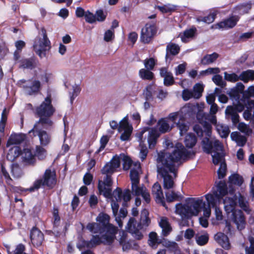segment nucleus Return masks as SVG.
<instances>
[{
    "instance_id": "f257e3e1",
    "label": "nucleus",
    "mask_w": 254,
    "mask_h": 254,
    "mask_svg": "<svg viewBox=\"0 0 254 254\" xmlns=\"http://www.w3.org/2000/svg\"><path fill=\"white\" fill-rule=\"evenodd\" d=\"M189 151L181 143L176 144L174 150L169 153L164 150L158 153L157 162L161 163L163 166L158 167V173L163 178V187L165 189H170L173 187L174 182L172 176L169 174L168 169L170 173L176 175L177 169L175 168V163L179 162L183 157H187Z\"/></svg>"
},
{
    "instance_id": "f03ea898",
    "label": "nucleus",
    "mask_w": 254,
    "mask_h": 254,
    "mask_svg": "<svg viewBox=\"0 0 254 254\" xmlns=\"http://www.w3.org/2000/svg\"><path fill=\"white\" fill-rule=\"evenodd\" d=\"M110 217L107 213L100 212L96 218L97 223H88L86 229L94 234L102 235V238L108 245H111L114 241L118 232L117 227L110 223Z\"/></svg>"
},
{
    "instance_id": "7ed1b4c3",
    "label": "nucleus",
    "mask_w": 254,
    "mask_h": 254,
    "mask_svg": "<svg viewBox=\"0 0 254 254\" xmlns=\"http://www.w3.org/2000/svg\"><path fill=\"white\" fill-rule=\"evenodd\" d=\"M57 182V176L55 171H52L50 169L45 170L41 179L36 180L32 187L29 189H24L22 187H16L15 190L19 193L27 191L33 192L38 190L42 186L47 187L49 189H53L56 185Z\"/></svg>"
},
{
    "instance_id": "20e7f679",
    "label": "nucleus",
    "mask_w": 254,
    "mask_h": 254,
    "mask_svg": "<svg viewBox=\"0 0 254 254\" xmlns=\"http://www.w3.org/2000/svg\"><path fill=\"white\" fill-rule=\"evenodd\" d=\"M205 205L201 198L189 197L186 199L184 204L178 203L176 205V212L185 217L196 215Z\"/></svg>"
},
{
    "instance_id": "39448f33",
    "label": "nucleus",
    "mask_w": 254,
    "mask_h": 254,
    "mask_svg": "<svg viewBox=\"0 0 254 254\" xmlns=\"http://www.w3.org/2000/svg\"><path fill=\"white\" fill-rule=\"evenodd\" d=\"M55 109L52 104L51 95H48L41 105L36 109V113L40 118L37 124L42 125H46L48 127H52L53 122L49 118L55 112Z\"/></svg>"
},
{
    "instance_id": "423d86ee",
    "label": "nucleus",
    "mask_w": 254,
    "mask_h": 254,
    "mask_svg": "<svg viewBox=\"0 0 254 254\" xmlns=\"http://www.w3.org/2000/svg\"><path fill=\"white\" fill-rule=\"evenodd\" d=\"M235 206L236 202L234 200L232 201L231 199L230 204L225 205L224 208L228 215L231 213L232 221L236 225L237 229L241 231L245 228L246 218L243 212L241 210L236 209Z\"/></svg>"
},
{
    "instance_id": "0eeeda50",
    "label": "nucleus",
    "mask_w": 254,
    "mask_h": 254,
    "mask_svg": "<svg viewBox=\"0 0 254 254\" xmlns=\"http://www.w3.org/2000/svg\"><path fill=\"white\" fill-rule=\"evenodd\" d=\"M41 32L43 37L37 36L35 39L33 47L35 53L41 58H42L46 56V52L50 50L51 46L46 29L44 27H42Z\"/></svg>"
},
{
    "instance_id": "6e6552de",
    "label": "nucleus",
    "mask_w": 254,
    "mask_h": 254,
    "mask_svg": "<svg viewBox=\"0 0 254 254\" xmlns=\"http://www.w3.org/2000/svg\"><path fill=\"white\" fill-rule=\"evenodd\" d=\"M19 82L23 84L21 87L25 93L29 96L38 95L42 89V83L36 78H31L28 80L23 79L19 80Z\"/></svg>"
},
{
    "instance_id": "1a4fd4ad",
    "label": "nucleus",
    "mask_w": 254,
    "mask_h": 254,
    "mask_svg": "<svg viewBox=\"0 0 254 254\" xmlns=\"http://www.w3.org/2000/svg\"><path fill=\"white\" fill-rule=\"evenodd\" d=\"M157 32V28L154 23H147L141 29L140 41L144 44L150 43Z\"/></svg>"
},
{
    "instance_id": "9d476101",
    "label": "nucleus",
    "mask_w": 254,
    "mask_h": 254,
    "mask_svg": "<svg viewBox=\"0 0 254 254\" xmlns=\"http://www.w3.org/2000/svg\"><path fill=\"white\" fill-rule=\"evenodd\" d=\"M37 124L36 123L34 125L33 128L29 131V133L32 132L34 136L37 135L39 137L40 145L42 146H47L51 142L52 135L50 132L43 129L38 128Z\"/></svg>"
},
{
    "instance_id": "9b49d317",
    "label": "nucleus",
    "mask_w": 254,
    "mask_h": 254,
    "mask_svg": "<svg viewBox=\"0 0 254 254\" xmlns=\"http://www.w3.org/2000/svg\"><path fill=\"white\" fill-rule=\"evenodd\" d=\"M240 19L238 15H231L214 25L216 29L228 30L234 28Z\"/></svg>"
},
{
    "instance_id": "f8f14e48",
    "label": "nucleus",
    "mask_w": 254,
    "mask_h": 254,
    "mask_svg": "<svg viewBox=\"0 0 254 254\" xmlns=\"http://www.w3.org/2000/svg\"><path fill=\"white\" fill-rule=\"evenodd\" d=\"M120 158L119 156L116 155L103 167L101 170V173L103 175L110 174L112 175L116 171L117 169L120 167Z\"/></svg>"
},
{
    "instance_id": "ddd939ff",
    "label": "nucleus",
    "mask_w": 254,
    "mask_h": 254,
    "mask_svg": "<svg viewBox=\"0 0 254 254\" xmlns=\"http://www.w3.org/2000/svg\"><path fill=\"white\" fill-rule=\"evenodd\" d=\"M245 109L244 106L240 104H234L233 106H229L227 107L225 113L227 116H230L232 122L234 125L239 123V115L238 112H242Z\"/></svg>"
},
{
    "instance_id": "4468645a",
    "label": "nucleus",
    "mask_w": 254,
    "mask_h": 254,
    "mask_svg": "<svg viewBox=\"0 0 254 254\" xmlns=\"http://www.w3.org/2000/svg\"><path fill=\"white\" fill-rule=\"evenodd\" d=\"M126 229L127 232L132 235L136 240H141L143 237V234L140 232L141 229L139 228L138 223H137L136 219L134 217L129 218Z\"/></svg>"
},
{
    "instance_id": "2eb2a0df",
    "label": "nucleus",
    "mask_w": 254,
    "mask_h": 254,
    "mask_svg": "<svg viewBox=\"0 0 254 254\" xmlns=\"http://www.w3.org/2000/svg\"><path fill=\"white\" fill-rule=\"evenodd\" d=\"M30 238L32 244L35 247L41 246L44 240L43 233L36 226H34L31 229Z\"/></svg>"
},
{
    "instance_id": "dca6fc26",
    "label": "nucleus",
    "mask_w": 254,
    "mask_h": 254,
    "mask_svg": "<svg viewBox=\"0 0 254 254\" xmlns=\"http://www.w3.org/2000/svg\"><path fill=\"white\" fill-rule=\"evenodd\" d=\"M244 88V84L241 82H238L236 86L231 88L227 94L232 100L235 101L236 104H239L240 103L241 94L243 92Z\"/></svg>"
},
{
    "instance_id": "f3484780",
    "label": "nucleus",
    "mask_w": 254,
    "mask_h": 254,
    "mask_svg": "<svg viewBox=\"0 0 254 254\" xmlns=\"http://www.w3.org/2000/svg\"><path fill=\"white\" fill-rule=\"evenodd\" d=\"M18 63L20 68L33 69L37 66L39 61L36 57L32 56L29 58L21 59Z\"/></svg>"
},
{
    "instance_id": "a211bd4d",
    "label": "nucleus",
    "mask_w": 254,
    "mask_h": 254,
    "mask_svg": "<svg viewBox=\"0 0 254 254\" xmlns=\"http://www.w3.org/2000/svg\"><path fill=\"white\" fill-rule=\"evenodd\" d=\"M152 193L153 194L155 195L156 201L157 203H161L163 206H165L166 203L164 200L163 191L161 186L158 182H156L153 185L152 188Z\"/></svg>"
},
{
    "instance_id": "6ab92c4d",
    "label": "nucleus",
    "mask_w": 254,
    "mask_h": 254,
    "mask_svg": "<svg viewBox=\"0 0 254 254\" xmlns=\"http://www.w3.org/2000/svg\"><path fill=\"white\" fill-rule=\"evenodd\" d=\"M166 61H167L168 59L172 61L173 58L171 56L177 55L180 52V48L175 43H170L166 46Z\"/></svg>"
},
{
    "instance_id": "aec40b11",
    "label": "nucleus",
    "mask_w": 254,
    "mask_h": 254,
    "mask_svg": "<svg viewBox=\"0 0 254 254\" xmlns=\"http://www.w3.org/2000/svg\"><path fill=\"white\" fill-rule=\"evenodd\" d=\"M102 243L107 245L105 243V241L102 238V236L100 237L99 235H93L90 241H83V244L85 247L87 248H93L97 246H99Z\"/></svg>"
},
{
    "instance_id": "412c9836",
    "label": "nucleus",
    "mask_w": 254,
    "mask_h": 254,
    "mask_svg": "<svg viewBox=\"0 0 254 254\" xmlns=\"http://www.w3.org/2000/svg\"><path fill=\"white\" fill-rule=\"evenodd\" d=\"M26 137V135L22 133L11 134L7 141L6 146L20 144L25 140Z\"/></svg>"
},
{
    "instance_id": "4be33fe9",
    "label": "nucleus",
    "mask_w": 254,
    "mask_h": 254,
    "mask_svg": "<svg viewBox=\"0 0 254 254\" xmlns=\"http://www.w3.org/2000/svg\"><path fill=\"white\" fill-rule=\"evenodd\" d=\"M215 241L224 249L229 250L230 244L228 236L223 233H217L214 236Z\"/></svg>"
},
{
    "instance_id": "5701e85b",
    "label": "nucleus",
    "mask_w": 254,
    "mask_h": 254,
    "mask_svg": "<svg viewBox=\"0 0 254 254\" xmlns=\"http://www.w3.org/2000/svg\"><path fill=\"white\" fill-rule=\"evenodd\" d=\"M150 223L151 220L149 217V212L147 209L144 208L141 212L140 220L138 223L139 228L146 229Z\"/></svg>"
},
{
    "instance_id": "b1692460",
    "label": "nucleus",
    "mask_w": 254,
    "mask_h": 254,
    "mask_svg": "<svg viewBox=\"0 0 254 254\" xmlns=\"http://www.w3.org/2000/svg\"><path fill=\"white\" fill-rule=\"evenodd\" d=\"M22 154L21 148L18 146L11 147L6 155L7 160L13 162Z\"/></svg>"
},
{
    "instance_id": "393cba45",
    "label": "nucleus",
    "mask_w": 254,
    "mask_h": 254,
    "mask_svg": "<svg viewBox=\"0 0 254 254\" xmlns=\"http://www.w3.org/2000/svg\"><path fill=\"white\" fill-rule=\"evenodd\" d=\"M160 134L158 131L155 128H151V130L149 132L148 137V143L149 148L153 149L156 145L157 138L159 137Z\"/></svg>"
},
{
    "instance_id": "a878e982",
    "label": "nucleus",
    "mask_w": 254,
    "mask_h": 254,
    "mask_svg": "<svg viewBox=\"0 0 254 254\" xmlns=\"http://www.w3.org/2000/svg\"><path fill=\"white\" fill-rule=\"evenodd\" d=\"M205 196L208 206L212 208L217 207V200L221 199L218 195L217 191H213L212 193H208Z\"/></svg>"
},
{
    "instance_id": "bb28decb",
    "label": "nucleus",
    "mask_w": 254,
    "mask_h": 254,
    "mask_svg": "<svg viewBox=\"0 0 254 254\" xmlns=\"http://www.w3.org/2000/svg\"><path fill=\"white\" fill-rule=\"evenodd\" d=\"M23 161L28 164H34L36 161L35 155L29 148H25L22 151Z\"/></svg>"
},
{
    "instance_id": "cd10ccee",
    "label": "nucleus",
    "mask_w": 254,
    "mask_h": 254,
    "mask_svg": "<svg viewBox=\"0 0 254 254\" xmlns=\"http://www.w3.org/2000/svg\"><path fill=\"white\" fill-rule=\"evenodd\" d=\"M242 96L241 98L240 103H239L238 104H240L244 106V108L245 107H247L248 108V106L251 107H254V101L251 99V97H252L251 95L249 93H247V90L244 91L242 93Z\"/></svg>"
},
{
    "instance_id": "c85d7f7f",
    "label": "nucleus",
    "mask_w": 254,
    "mask_h": 254,
    "mask_svg": "<svg viewBox=\"0 0 254 254\" xmlns=\"http://www.w3.org/2000/svg\"><path fill=\"white\" fill-rule=\"evenodd\" d=\"M157 125L159 127V131L161 133L169 132L172 128V127L170 126L168 119L166 118L160 119L157 123Z\"/></svg>"
},
{
    "instance_id": "c756f323",
    "label": "nucleus",
    "mask_w": 254,
    "mask_h": 254,
    "mask_svg": "<svg viewBox=\"0 0 254 254\" xmlns=\"http://www.w3.org/2000/svg\"><path fill=\"white\" fill-rule=\"evenodd\" d=\"M159 225L162 229V234L165 237L167 236L172 230L171 225L166 217L161 218Z\"/></svg>"
},
{
    "instance_id": "7c9ffc66",
    "label": "nucleus",
    "mask_w": 254,
    "mask_h": 254,
    "mask_svg": "<svg viewBox=\"0 0 254 254\" xmlns=\"http://www.w3.org/2000/svg\"><path fill=\"white\" fill-rule=\"evenodd\" d=\"M219 57V54L214 52L211 54L205 55L201 60V64L203 65H208L214 63Z\"/></svg>"
},
{
    "instance_id": "2f4dec72",
    "label": "nucleus",
    "mask_w": 254,
    "mask_h": 254,
    "mask_svg": "<svg viewBox=\"0 0 254 254\" xmlns=\"http://www.w3.org/2000/svg\"><path fill=\"white\" fill-rule=\"evenodd\" d=\"M197 141V138L193 133H189L187 134L185 139V144L186 147L189 148H192Z\"/></svg>"
},
{
    "instance_id": "473e14b6",
    "label": "nucleus",
    "mask_w": 254,
    "mask_h": 254,
    "mask_svg": "<svg viewBox=\"0 0 254 254\" xmlns=\"http://www.w3.org/2000/svg\"><path fill=\"white\" fill-rule=\"evenodd\" d=\"M239 80L248 82L250 80H254V70L248 69L243 71L239 76Z\"/></svg>"
},
{
    "instance_id": "72a5a7b5",
    "label": "nucleus",
    "mask_w": 254,
    "mask_h": 254,
    "mask_svg": "<svg viewBox=\"0 0 254 254\" xmlns=\"http://www.w3.org/2000/svg\"><path fill=\"white\" fill-rule=\"evenodd\" d=\"M216 188V190H214V191H217L218 195L221 198H222L223 197L227 194V187L224 181H220L218 182Z\"/></svg>"
},
{
    "instance_id": "f704fd0d",
    "label": "nucleus",
    "mask_w": 254,
    "mask_h": 254,
    "mask_svg": "<svg viewBox=\"0 0 254 254\" xmlns=\"http://www.w3.org/2000/svg\"><path fill=\"white\" fill-rule=\"evenodd\" d=\"M138 74L142 80L150 81L154 78V73L149 69L141 68L139 70Z\"/></svg>"
},
{
    "instance_id": "c9c22d12",
    "label": "nucleus",
    "mask_w": 254,
    "mask_h": 254,
    "mask_svg": "<svg viewBox=\"0 0 254 254\" xmlns=\"http://www.w3.org/2000/svg\"><path fill=\"white\" fill-rule=\"evenodd\" d=\"M196 28L192 27L191 28L186 29L183 34L180 33V36L182 42H185L187 38H190L193 37L196 33Z\"/></svg>"
},
{
    "instance_id": "e433bc0d",
    "label": "nucleus",
    "mask_w": 254,
    "mask_h": 254,
    "mask_svg": "<svg viewBox=\"0 0 254 254\" xmlns=\"http://www.w3.org/2000/svg\"><path fill=\"white\" fill-rule=\"evenodd\" d=\"M228 182L231 185L241 186L244 182V179L242 176L237 173H235L229 177Z\"/></svg>"
},
{
    "instance_id": "4c0bfd02",
    "label": "nucleus",
    "mask_w": 254,
    "mask_h": 254,
    "mask_svg": "<svg viewBox=\"0 0 254 254\" xmlns=\"http://www.w3.org/2000/svg\"><path fill=\"white\" fill-rule=\"evenodd\" d=\"M149 238L148 244L153 249H156L157 245L161 243V241H158V236L156 232H150L149 235Z\"/></svg>"
},
{
    "instance_id": "58836bf2",
    "label": "nucleus",
    "mask_w": 254,
    "mask_h": 254,
    "mask_svg": "<svg viewBox=\"0 0 254 254\" xmlns=\"http://www.w3.org/2000/svg\"><path fill=\"white\" fill-rule=\"evenodd\" d=\"M98 189L100 193L103 192V195L108 198H111L113 197V193L111 187L106 188L105 187L101 185V183L99 181L98 185Z\"/></svg>"
},
{
    "instance_id": "ea45409f",
    "label": "nucleus",
    "mask_w": 254,
    "mask_h": 254,
    "mask_svg": "<svg viewBox=\"0 0 254 254\" xmlns=\"http://www.w3.org/2000/svg\"><path fill=\"white\" fill-rule=\"evenodd\" d=\"M176 126L180 130L181 136L185 134L189 129V126L185 123V119L183 116L180 118V120L177 123Z\"/></svg>"
},
{
    "instance_id": "a19ab883",
    "label": "nucleus",
    "mask_w": 254,
    "mask_h": 254,
    "mask_svg": "<svg viewBox=\"0 0 254 254\" xmlns=\"http://www.w3.org/2000/svg\"><path fill=\"white\" fill-rule=\"evenodd\" d=\"M216 15L217 13L215 11H213L210 12L207 16L198 17L197 20L199 22L202 21L207 24H210L214 21Z\"/></svg>"
},
{
    "instance_id": "79ce46f5",
    "label": "nucleus",
    "mask_w": 254,
    "mask_h": 254,
    "mask_svg": "<svg viewBox=\"0 0 254 254\" xmlns=\"http://www.w3.org/2000/svg\"><path fill=\"white\" fill-rule=\"evenodd\" d=\"M0 176L1 177H3L6 184L8 185H11V183L12 182V179L10 178L8 172L6 170L4 163H0Z\"/></svg>"
},
{
    "instance_id": "37998d69",
    "label": "nucleus",
    "mask_w": 254,
    "mask_h": 254,
    "mask_svg": "<svg viewBox=\"0 0 254 254\" xmlns=\"http://www.w3.org/2000/svg\"><path fill=\"white\" fill-rule=\"evenodd\" d=\"M8 111L5 108L1 113V119L0 120V132L3 133L7 122Z\"/></svg>"
},
{
    "instance_id": "c03bdc74",
    "label": "nucleus",
    "mask_w": 254,
    "mask_h": 254,
    "mask_svg": "<svg viewBox=\"0 0 254 254\" xmlns=\"http://www.w3.org/2000/svg\"><path fill=\"white\" fill-rule=\"evenodd\" d=\"M11 173L12 176L15 178H19L23 174L22 169L17 163L11 165Z\"/></svg>"
},
{
    "instance_id": "a18cd8bd",
    "label": "nucleus",
    "mask_w": 254,
    "mask_h": 254,
    "mask_svg": "<svg viewBox=\"0 0 254 254\" xmlns=\"http://www.w3.org/2000/svg\"><path fill=\"white\" fill-rule=\"evenodd\" d=\"M212 162L215 165L226 162L224 152L215 153L212 155Z\"/></svg>"
},
{
    "instance_id": "49530a36",
    "label": "nucleus",
    "mask_w": 254,
    "mask_h": 254,
    "mask_svg": "<svg viewBox=\"0 0 254 254\" xmlns=\"http://www.w3.org/2000/svg\"><path fill=\"white\" fill-rule=\"evenodd\" d=\"M52 213L54 219L53 222V227L58 228L60 226L61 222V217L59 215V209L57 207H54Z\"/></svg>"
},
{
    "instance_id": "de8ad7c7",
    "label": "nucleus",
    "mask_w": 254,
    "mask_h": 254,
    "mask_svg": "<svg viewBox=\"0 0 254 254\" xmlns=\"http://www.w3.org/2000/svg\"><path fill=\"white\" fill-rule=\"evenodd\" d=\"M227 164L226 162H221L217 171L218 178L219 179L224 178L226 175Z\"/></svg>"
},
{
    "instance_id": "09e8293b",
    "label": "nucleus",
    "mask_w": 254,
    "mask_h": 254,
    "mask_svg": "<svg viewBox=\"0 0 254 254\" xmlns=\"http://www.w3.org/2000/svg\"><path fill=\"white\" fill-rule=\"evenodd\" d=\"M202 142L203 144V148L205 152L208 154L212 153L214 142L206 138L205 140L202 141Z\"/></svg>"
},
{
    "instance_id": "8fccbe9b",
    "label": "nucleus",
    "mask_w": 254,
    "mask_h": 254,
    "mask_svg": "<svg viewBox=\"0 0 254 254\" xmlns=\"http://www.w3.org/2000/svg\"><path fill=\"white\" fill-rule=\"evenodd\" d=\"M123 169L124 170L127 171V170H129L130 169V167L131 166L132 164V161L129 156L126 155L124 154H123Z\"/></svg>"
},
{
    "instance_id": "3c124183",
    "label": "nucleus",
    "mask_w": 254,
    "mask_h": 254,
    "mask_svg": "<svg viewBox=\"0 0 254 254\" xmlns=\"http://www.w3.org/2000/svg\"><path fill=\"white\" fill-rule=\"evenodd\" d=\"M209 240V237L208 234H204V235H201L199 236H196V243L199 246H204L206 245Z\"/></svg>"
},
{
    "instance_id": "603ef678",
    "label": "nucleus",
    "mask_w": 254,
    "mask_h": 254,
    "mask_svg": "<svg viewBox=\"0 0 254 254\" xmlns=\"http://www.w3.org/2000/svg\"><path fill=\"white\" fill-rule=\"evenodd\" d=\"M130 179L132 184H139V174L137 170L132 169L130 171Z\"/></svg>"
},
{
    "instance_id": "864d4df0",
    "label": "nucleus",
    "mask_w": 254,
    "mask_h": 254,
    "mask_svg": "<svg viewBox=\"0 0 254 254\" xmlns=\"http://www.w3.org/2000/svg\"><path fill=\"white\" fill-rule=\"evenodd\" d=\"M72 92L70 93L71 94L70 97V102L72 104L75 98L78 95L81 91V88L79 85L75 84L72 86Z\"/></svg>"
},
{
    "instance_id": "5fc2aeb1",
    "label": "nucleus",
    "mask_w": 254,
    "mask_h": 254,
    "mask_svg": "<svg viewBox=\"0 0 254 254\" xmlns=\"http://www.w3.org/2000/svg\"><path fill=\"white\" fill-rule=\"evenodd\" d=\"M213 81L217 85L222 88L224 87L226 85V83L223 80L222 76L219 74H216L212 77Z\"/></svg>"
},
{
    "instance_id": "6e6d98bb",
    "label": "nucleus",
    "mask_w": 254,
    "mask_h": 254,
    "mask_svg": "<svg viewBox=\"0 0 254 254\" xmlns=\"http://www.w3.org/2000/svg\"><path fill=\"white\" fill-rule=\"evenodd\" d=\"M144 64L146 68L145 69L152 70L154 68L156 62L154 58H150L144 60Z\"/></svg>"
},
{
    "instance_id": "4d7b16f0",
    "label": "nucleus",
    "mask_w": 254,
    "mask_h": 254,
    "mask_svg": "<svg viewBox=\"0 0 254 254\" xmlns=\"http://www.w3.org/2000/svg\"><path fill=\"white\" fill-rule=\"evenodd\" d=\"M239 203L240 207L248 214H249L251 210L249 207V203L247 201L244 200V198L241 197L239 199Z\"/></svg>"
},
{
    "instance_id": "13d9d810",
    "label": "nucleus",
    "mask_w": 254,
    "mask_h": 254,
    "mask_svg": "<svg viewBox=\"0 0 254 254\" xmlns=\"http://www.w3.org/2000/svg\"><path fill=\"white\" fill-rule=\"evenodd\" d=\"M224 78L228 81L235 82L239 80V76L235 73H228L225 72Z\"/></svg>"
},
{
    "instance_id": "bf43d9fd",
    "label": "nucleus",
    "mask_w": 254,
    "mask_h": 254,
    "mask_svg": "<svg viewBox=\"0 0 254 254\" xmlns=\"http://www.w3.org/2000/svg\"><path fill=\"white\" fill-rule=\"evenodd\" d=\"M212 152L215 153L223 152V146L219 140H215L213 142Z\"/></svg>"
},
{
    "instance_id": "052dcab7",
    "label": "nucleus",
    "mask_w": 254,
    "mask_h": 254,
    "mask_svg": "<svg viewBox=\"0 0 254 254\" xmlns=\"http://www.w3.org/2000/svg\"><path fill=\"white\" fill-rule=\"evenodd\" d=\"M132 131V127L130 126V127L124 130V131L121 135V139L123 141L127 140Z\"/></svg>"
},
{
    "instance_id": "680f3d73",
    "label": "nucleus",
    "mask_w": 254,
    "mask_h": 254,
    "mask_svg": "<svg viewBox=\"0 0 254 254\" xmlns=\"http://www.w3.org/2000/svg\"><path fill=\"white\" fill-rule=\"evenodd\" d=\"M101 183V185L104 187H111L113 185V180L112 175L110 174L106 175L104 177L103 181H100Z\"/></svg>"
},
{
    "instance_id": "e2e57ef3",
    "label": "nucleus",
    "mask_w": 254,
    "mask_h": 254,
    "mask_svg": "<svg viewBox=\"0 0 254 254\" xmlns=\"http://www.w3.org/2000/svg\"><path fill=\"white\" fill-rule=\"evenodd\" d=\"M175 81L172 73L164 77V84L166 86H170L175 83Z\"/></svg>"
},
{
    "instance_id": "0e129e2a",
    "label": "nucleus",
    "mask_w": 254,
    "mask_h": 254,
    "mask_svg": "<svg viewBox=\"0 0 254 254\" xmlns=\"http://www.w3.org/2000/svg\"><path fill=\"white\" fill-rule=\"evenodd\" d=\"M95 15L96 17V21H98L99 22L104 21L107 17V14L104 13L102 9L97 10L96 11Z\"/></svg>"
},
{
    "instance_id": "69168bd1",
    "label": "nucleus",
    "mask_w": 254,
    "mask_h": 254,
    "mask_svg": "<svg viewBox=\"0 0 254 254\" xmlns=\"http://www.w3.org/2000/svg\"><path fill=\"white\" fill-rule=\"evenodd\" d=\"M139 184H132L131 190L134 195L138 196L141 195L144 191L143 189L138 186Z\"/></svg>"
},
{
    "instance_id": "338daca9",
    "label": "nucleus",
    "mask_w": 254,
    "mask_h": 254,
    "mask_svg": "<svg viewBox=\"0 0 254 254\" xmlns=\"http://www.w3.org/2000/svg\"><path fill=\"white\" fill-rule=\"evenodd\" d=\"M130 127L128 123L127 118L125 117L119 123L118 130L121 131L123 130L126 129Z\"/></svg>"
},
{
    "instance_id": "774afa93",
    "label": "nucleus",
    "mask_w": 254,
    "mask_h": 254,
    "mask_svg": "<svg viewBox=\"0 0 254 254\" xmlns=\"http://www.w3.org/2000/svg\"><path fill=\"white\" fill-rule=\"evenodd\" d=\"M219 133L221 137L226 138L228 136L230 130L228 127H221V129H218Z\"/></svg>"
}]
</instances>
